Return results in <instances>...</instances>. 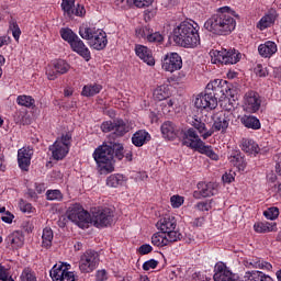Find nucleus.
Returning a JSON list of instances; mask_svg holds the SVG:
<instances>
[{
  "instance_id": "obj_1",
  "label": "nucleus",
  "mask_w": 281,
  "mask_h": 281,
  "mask_svg": "<svg viewBox=\"0 0 281 281\" xmlns=\"http://www.w3.org/2000/svg\"><path fill=\"white\" fill-rule=\"evenodd\" d=\"M236 11L232 10L229 7H223L217 10V13L209 18L204 27L211 34H216L217 36H228L236 30Z\"/></svg>"
},
{
  "instance_id": "obj_2",
  "label": "nucleus",
  "mask_w": 281,
  "mask_h": 281,
  "mask_svg": "<svg viewBox=\"0 0 281 281\" xmlns=\"http://www.w3.org/2000/svg\"><path fill=\"white\" fill-rule=\"evenodd\" d=\"M199 24L194 21H183L173 29V41L176 45L186 49H194L201 45Z\"/></svg>"
},
{
  "instance_id": "obj_3",
  "label": "nucleus",
  "mask_w": 281,
  "mask_h": 281,
  "mask_svg": "<svg viewBox=\"0 0 281 281\" xmlns=\"http://www.w3.org/2000/svg\"><path fill=\"white\" fill-rule=\"evenodd\" d=\"M114 155L113 143H103L94 149L92 157L97 164L99 175H111V172H115Z\"/></svg>"
},
{
  "instance_id": "obj_4",
  "label": "nucleus",
  "mask_w": 281,
  "mask_h": 281,
  "mask_svg": "<svg viewBox=\"0 0 281 281\" xmlns=\"http://www.w3.org/2000/svg\"><path fill=\"white\" fill-rule=\"evenodd\" d=\"M79 36H81L83 41H87L92 49H97L98 52L104 49L109 44V40H106V32L95 26H80Z\"/></svg>"
},
{
  "instance_id": "obj_5",
  "label": "nucleus",
  "mask_w": 281,
  "mask_h": 281,
  "mask_svg": "<svg viewBox=\"0 0 281 281\" xmlns=\"http://www.w3.org/2000/svg\"><path fill=\"white\" fill-rule=\"evenodd\" d=\"M182 144L183 146L193 148V150H198V153H201L202 155H206V157H210V159H213V161H218V155L214 153L212 146L205 145V143L201 139V137H199V134H196V131H194V128H189L184 133Z\"/></svg>"
},
{
  "instance_id": "obj_6",
  "label": "nucleus",
  "mask_w": 281,
  "mask_h": 281,
  "mask_svg": "<svg viewBox=\"0 0 281 281\" xmlns=\"http://www.w3.org/2000/svg\"><path fill=\"white\" fill-rule=\"evenodd\" d=\"M66 214L68 221H71V223H75V225L81 229H85L91 225V214H89V212H87L82 205L78 203L71 204L68 207Z\"/></svg>"
},
{
  "instance_id": "obj_7",
  "label": "nucleus",
  "mask_w": 281,
  "mask_h": 281,
  "mask_svg": "<svg viewBox=\"0 0 281 281\" xmlns=\"http://www.w3.org/2000/svg\"><path fill=\"white\" fill-rule=\"evenodd\" d=\"M69 148H71V134H63L58 137L53 145L49 146L53 159L60 161L69 155Z\"/></svg>"
},
{
  "instance_id": "obj_8",
  "label": "nucleus",
  "mask_w": 281,
  "mask_h": 281,
  "mask_svg": "<svg viewBox=\"0 0 281 281\" xmlns=\"http://www.w3.org/2000/svg\"><path fill=\"white\" fill-rule=\"evenodd\" d=\"M211 61L213 65L221 63L222 65H236L240 60V53L236 49L211 50Z\"/></svg>"
},
{
  "instance_id": "obj_9",
  "label": "nucleus",
  "mask_w": 281,
  "mask_h": 281,
  "mask_svg": "<svg viewBox=\"0 0 281 281\" xmlns=\"http://www.w3.org/2000/svg\"><path fill=\"white\" fill-rule=\"evenodd\" d=\"M157 229L170 237L171 240H181V233L177 231V220L175 216L166 215L157 224Z\"/></svg>"
},
{
  "instance_id": "obj_10",
  "label": "nucleus",
  "mask_w": 281,
  "mask_h": 281,
  "mask_svg": "<svg viewBox=\"0 0 281 281\" xmlns=\"http://www.w3.org/2000/svg\"><path fill=\"white\" fill-rule=\"evenodd\" d=\"M98 262H100L98 252L88 250L80 257L79 269L81 273H91L92 271H95Z\"/></svg>"
},
{
  "instance_id": "obj_11",
  "label": "nucleus",
  "mask_w": 281,
  "mask_h": 281,
  "mask_svg": "<svg viewBox=\"0 0 281 281\" xmlns=\"http://www.w3.org/2000/svg\"><path fill=\"white\" fill-rule=\"evenodd\" d=\"M111 223H113V212L110 209L98 210L92 212V216L90 215V225L94 227H109Z\"/></svg>"
},
{
  "instance_id": "obj_12",
  "label": "nucleus",
  "mask_w": 281,
  "mask_h": 281,
  "mask_svg": "<svg viewBox=\"0 0 281 281\" xmlns=\"http://www.w3.org/2000/svg\"><path fill=\"white\" fill-rule=\"evenodd\" d=\"M49 273L53 281H76V274L69 271V265L65 262L56 263Z\"/></svg>"
},
{
  "instance_id": "obj_13",
  "label": "nucleus",
  "mask_w": 281,
  "mask_h": 281,
  "mask_svg": "<svg viewBox=\"0 0 281 281\" xmlns=\"http://www.w3.org/2000/svg\"><path fill=\"white\" fill-rule=\"evenodd\" d=\"M161 67L164 71L175 74V71H179L183 67V59L179 53H167L161 59Z\"/></svg>"
},
{
  "instance_id": "obj_14",
  "label": "nucleus",
  "mask_w": 281,
  "mask_h": 281,
  "mask_svg": "<svg viewBox=\"0 0 281 281\" xmlns=\"http://www.w3.org/2000/svg\"><path fill=\"white\" fill-rule=\"evenodd\" d=\"M102 133H113L116 137H123L128 133V126L123 120L105 121L101 124Z\"/></svg>"
},
{
  "instance_id": "obj_15",
  "label": "nucleus",
  "mask_w": 281,
  "mask_h": 281,
  "mask_svg": "<svg viewBox=\"0 0 281 281\" xmlns=\"http://www.w3.org/2000/svg\"><path fill=\"white\" fill-rule=\"evenodd\" d=\"M69 69H71V66L67 61L63 59L55 60L46 67V76L48 80H56L58 76H64Z\"/></svg>"
},
{
  "instance_id": "obj_16",
  "label": "nucleus",
  "mask_w": 281,
  "mask_h": 281,
  "mask_svg": "<svg viewBox=\"0 0 281 281\" xmlns=\"http://www.w3.org/2000/svg\"><path fill=\"white\" fill-rule=\"evenodd\" d=\"M194 106L201 111H214V109L218 106V100L212 94V92L198 94L194 100Z\"/></svg>"
},
{
  "instance_id": "obj_17",
  "label": "nucleus",
  "mask_w": 281,
  "mask_h": 281,
  "mask_svg": "<svg viewBox=\"0 0 281 281\" xmlns=\"http://www.w3.org/2000/svg\"><path fill=\"white\" fill-rule=\"evenodd\" d=\"M262 104V100H260V94L256 91H248L244 95V111L246 113H258L260 111V106Z\"/></svg>"
},
{
  "instance_id": "obj_18",
  "label": "nucleus",
  "mask_w": 281,
  "mask_h": 281,
  "mask_svg": "<svg viewBox=\"0 0 281 281\" xmlns=\"http://www.w3.org/2000/svg\"><path fill=\"white\" fill-rule=\"evenodd\" d=\"M61 9L67 14V16H85L87 10L83 5L77 4L76 0H61Z\"/></svg>"
},
{
  "instance_id": "obj_19",
  "label": "nucleus",
  "mask_w": 281,
  "mask_h": 281,
  "mask_svg": "<svg viewBox=\"0 0 281 281\" xmlns=\"http://www.w3.org/2000/svg\"><path fill=\"white\" fill-rule=\"evenodd\" d=\"M69 45L72 52H76V54L81 56V58H83L86 63H89L91 60V52L89 50V47L85 45V42L80 40L79 36L75 37V40L71 41Z\"/></svg>"
},
{
  "instance_id": "obj_20",
  "label": "nucleus",
  "mask_w": 281,
  "mask_h": 281,
  "mask_svg": "<svg viewBox=\"0 0 281 281\" xmlns=\"http://www.w3.org/2000/svg\"><path fill=\"white\" fill-rule=\"evenodd\" d=\"M32 155H34V153L30 147H22L18 150V164L21 170H24L25 172L30 170V164H32Z\"/></svg>"
},
{
  "instance_id": "obj_21",
  "label": "nucleus",
  "mask_w": 281,
  "mask_h": 281,
  "mask_svg": "<svg viewBox=\"0 0 281 281\" xmlns=\"http://www.w3.org/2000/svg\"><path fill=\"white\" fill-rule=\"evenodd\" d=\"M278 11L276 9H270L258 22V30H267V27H271L278 20Z\"/></svg>"
},
{
  "instance_id": "obj_22",
  "label": "nucleus",
  "mask_w": 281,
  "mask_h": 281,
  "mask_svg": "<svg viewBox=\"0 0 281 281\" xmlns=\"http://www.w3.org/2000/svg\"><path fill=\"white\" fill-rule=\"evenodd\" d=\"M189 124L198 131L203 139H207V137H212V135H214V131L207 130L205 123H203L198 116L191 117V120H189Z\"/></svg>"
},
{
  "instance_id": "obj_23",
  "label": "nucleus",
  "mask_w": 281,
  "mask_h": 281,
  "mask_svg": "<svg viewBox=\"0 0 281 281\" xmlns=\"http://www.w3.org/2000/svg\"><path fill=\"white\" fill-rule=\"evenodd\" d=\"M135 53L136 56L140 58V60L146 63V65H149V67L155 66V57H153V50H150L148 47L144 45H136Z\"/></svg>"
},
{
  "instance_id": "obj_24",
  "label": "nucleus",
  "mask_w": 281,
  "mask_h": 281,
  "mask_svg": "<svg viewBox=\"0 0 281 281\" xmlns=\"http://www.w3.org/2000/svg\"><path fill=\"white\" fill-rule=\"evenodd\" d=\"M160 131L165 139H177V135H179V127L171 121L162 123Z\"/></svg>"
},
{
  "instance_id": "obj_25",
  "label": "nucleus",
  "mask_w": 281,
  "mask_h": 281,
  "mask_svg": "<svg viewBox=\"0 0 281 281\" xmlns=\"http://www.w3.org/2000/svg\"><path fill=\"white\" fill-rule=\"evenodd\" d=\"M258 52L261 58H271L278 53V44L273 41H267L258 46Z\"/></svg>"
},
{
  "instance_id": "obj_26",
  "label": "nucleus",
  "mask_w": 281,
  "mask_h": 281,
  "mask_svg": "<svg viewBox=\"0 0 281 281\" xmlns=\"http://www.w3.org/2000/svg\"><path fill=\"white\" fill-rule=\"evenodd\" d=\"M227 90L223 89V81L221 79H215L207 83L206 93H212L213 98H223Z\"/></svg>"
},
{
  "instance_id": "obj_27",
  "label": "nucleus",
  "mask_w": 281,
  "mask_h": 281,
  "mask_svg": "<svg viewBox=\"0 0 281 281\" xmlns=\"http://www.w3.org/2000/svg\"><path fill=\"white\" fill-rule=\"evenodd\" d=\"M170 243H177V239H171L170 235L161 231L151 236V245H154V247H168Z\"/></svg>"
},
{
  "instance_id": "obj_28",
  "label": "nucleus",
  "mask_w": 281,
  "mask_h": 281,
  "mask_svg": "<svg viewBox=\"0 0 281 281\" xmlns=\"http://www.w3.org/2000/svg\"><path fill=\"white\" fill-rule=\"evenodd\" d=\"M228 161L231 166H234L239 171H245L247 168V162L245 161V157H243L240 150H233L228 156Z\"/></svg>"
},
{
  "instance_id": "obj_29",
  "label": "nucleus",
  "mask_w": 281,
  "mask_h": 281,
  "mask_svg": "<svg viewBox=\"0 0 281 281\" xmlns=\"http://www.w3.org/2000/svg\"><path fill=\"white\" fill-rule=\"evenodd\" d=\"M227 128H229V119L225 114H220L215 117L212 128L209 131H213V133H226Z\"/></svg>"
},
{
  "instance_id": "obj_30",
  "label": "nucleus",
  "mask_w": 281,
  "mask_h": 281,
  "mask_svg": "<svg viewBox=\"0 0 281 281\" xmlns=\"http://www.w3.org/2000/svg\"><path fill=\"white\" fill-rule=\"evenodd\" d=\"M244 262L246 267H252V269H262L263 271H271L273 269L271 263L260 260L258 257L248 258Z\"/></svg>"
},
{
  "instance_id": "obj_31",
  "label": "nucleus",
  "mask_w": 281,
  "mask_h": 281,
  "mask_svg": "<svg viewBox=\"0 0 281 281\" xmlns=\"http://www.w3.org/2000/svg\"><path fill=\"white\" fill-rule=\"evenodd\" d=\"M239 146L241 150L248 155H258V153H260V146L251 138H243Z\"/></svg>"
},
{
  "instance_id": "obj_32",
  "label": "nucleus",
  "mask_w": 281,
  "mask_h": 281,
  "mask_svg": "<svg viewBox=\"0 0 281 281\" xmlns=\"http://www.w3.org/2000/svg\"><path fill=\"white\" fill-rule=\"evenodd\" d=\"M25 243V237L21 232H13L7 237V244L12 247V249H21Z\"/></svg>"
},
{
  "instance_id": "obj_33",
  "label": "nucleus",
  "mask_w": 281,
  "mask_h": 281,
  "mask_svg": "<svg viewBox=\"0 0 281 281\" xmlns=\"http://www.w3.org/2000/svg\"><path fill=\"white\" fill-rule=\"evenodd\" d=\"M147 142H150V134L144 130L137 131L132 136V144L137 148H142Z\"/></svg>"
},
{
  "instance_id": "obj_34",
  "label": "nucleus",
  "mask_w": 281,
  "mask_h": 281,
  "mask_svg": "<svg viewBox=\"0 0 281 281\" xmlns=\"http://www.w3.org/2000/svg\"><path fill=\"white\" fill-rule=\"evenodd\" d=\"M198 188L200 190V194L203 198H207V196H214V194H216L217 192V184L214 182H200L198 184Z\"/></svg>"
},
{
  "instance_id": "obj_35",
  "label": "nucleus",
  "mask_w": 281,
  "mask_h": 281,
  "mask_svg": "<svg viewBox=\"0 0 281 281\" xmlns=\"http://www.w3.org/2000/svg\"><path fill=\"white\" fill-rule=\"evenodd\" d=\"M240 123L246 127V128H251L252 131H260L261 124L260 120L254 115H244L240 119Z\"/></svg>"
},
{
  "instance_id": "obj_36",
  "label": "nucleus",
  "mask_w": 281,
  "mask_h": 281,
  "mask_svg": "<svg viewBox=\"0 0 281 281\" xmlns=\"http://www.w3.org/2000/svg\"><path fill=\"white\" fill-rule=\"evenodd\" d=\"M172 95V91H170V86L162 85L154 90V99L158 102H164V100H168Z\"/></svg>"
},
{
  "instance_id": "obj_37",
  "label": "nucleus",
  "mask_w": 281,
  "mask_h": 281,
  "mask_svg": "<svg viewBox=\"0 0 281 281\" xmlns=\"http://www.w3.org/2000/svg\"><path fill=\"white\" fill-rule=\"evenodd\" d=\"M105 183L108 188H120V186L126 183V177L121 173H113L106 178Z\"/></svg>"
},
{
  "instance_id": "obj_38",
  "label": "nucleus",
  "mask_w": 281,
  "mask_h": 281,
  "mask_svg": "<svg viewBox=\"0 0 281 281\" xmlns=\"http://www.w3.org/2000/svg\"><path fill=\"white\" fill-rule=\"evenodd\" d=\"M254 229L257 234H269V232H276L278 227L276 223L259 222L255 223Z\"/></svg>"
},
{
  "instance_id": "obj_39",
  "label": "nucleus",
  "mask_w": 281,
  "mask_h": 281,
  "mask_svg": "<svg viewBox=\"0 0 281 281\" xmlns=\"http://www.w3.org/2000/svg\"><path fill=\"white\" fill-rule=\"evenodd\" d=\"M102 91V86L94 83V85H87L83 87L81 91V95H85V98H93V95H98Z\"/></svg>"
},
{
  "instance_id": "obj_40",
  "label": "nucleus",
  "mask_w": 281,
  "mask_h": 281,
  "mask_svg": "<svg viewBox=\"0 0 281 281\" xmlns=\"http://www.w3.org/2000/svg\"><path fill=\"white\" fill-rule=\"evenodd\" d=\"M54 240V231H52L49 227H46L43 229L42 234V246L46 249H49L52 247V243Z\"/></svg>"
},
{
  "instance_id": "obj_41",
  "label": "nucleus",
  "mask_w": 281,
  "mask_h": 281,
  "mask_svg": "<svg viewBox=\"0 0 281 281\" xmlns=\"http://www.w3.org/2000/svg\"><path fill=\"white\" fill-rule=\"evenodd\" d=\"M19 106H25L26 109H33L36 104V100L32 95L22 94L16 98Z\"/></svg>"
},
{
  "instance_id": "obj_42",
  "label": "nucleus",
  "mask_w": 281,
  "mask_h": 281,
  "mask_svg": "<svg viewBox=\"0 0 281 281\" xmlns=\"http://www.w3.org/2000/svg\"><path fill=\"white\" fill-rule=\"evenodd\" d=\"M9 31L12 32L14 41L19 43V38H21V27H19V23L14 18L9 20Z\"/></svg>"
},
{
  "instance_id": "obj_43",
  "label": "nucleus",
  "mask_w": 281,
  "mask_h": 281,
  "mask_svg": "<svg viewBox=\"0 0 281 281\" xmlns=\"http://www.w3.org/2000/svg\"><path fill=\"white\" fill-rule=\"evenodd\" d=\"M59 34L63 41H66V43H68L69 45L71 44V42L76 41V38L78 37V35L74 33L71 29H61L59 31Z\"/></svg>"
},
{
  "instance_id": "obj_44",
  "label": "nucleus",
  "mask_w": 281,
  "mask_h": 281,
  "mask_svg": "<svg viewBox=\"0 0 281 281\" xmlns=\"http://www.w3.org/2000/svg\"><path fill=\"white\" fill-rule=\"evenodd\" d=\"M263 273L265 272L258 270L247 271L241 281H261Z\"/></svg>"
},
{
  "instance_id": "obj_45",
  "label": "nucleus",
  "mask_w": 281,
  "mask_h": 281,
  "mask_svg": "<svg viewBox=\"0 0 281 281\" xmlns=\"http://www.w3.org/2000/svg\"><path fill=\"white\" fill-rule=\"evenodd\" d=\"M151 31L153 29H150V26H138L135 30L136 38H143V41H148Z\"/></svg>"
},
{
  "instance_id": "obj_46",
  "label": "nucleus",
  "mask_w": 281,
  "mask_h": 281,
  "mask_svg": "<svg viewBox=\"0 0 281 281\" xmlns=\"http://www.w3.org/2000/svg\"><path fill=\"white\" fill-rule=\"evenodd\" d=\"M20 280L21 281H37L36 273L31 268H24L21 273Z\"/></svg>"
},
{
  "instance_id": "obj_47",
  "label": "nucleus",
  "mask_w": 281,
  "mask_h": 281,
  "mask_svg": "<svg viewBox=\"0 0 281 281\" xmlns=\"http://www.w3.org/2000/svg\"><path fill=\"white\" fill-rule=\"evenodd\" d=\"M46 199L47 201H63V192L60 190H48L46 192Z\"/></svg>"
},
{
  "instance_id": "obj_48",
  "label": "nucleus",
  "mask_w": 281,
  "mask_h": 281,
  "mask_svg": "<svg viewBox=\"0 0 281 281\" xmlns=\"http://www.w3.org/2000/svg\"><path fill=\"white\" fill-rule=\"evenodd\" d=\"M263 216H266L268 221H276V218L280 216V210L276 206H272L263 212Z\"/></svg>"
},
{
  "instance_id": "obj_49",
  "label": "nucleus",
  "mask_w": 281,
  "mask_h": 281,
  "mask_svg": "<svg viewBox=\"0 0 281 281\" xmlns=\"http://www.w3.org/2000/svg\"><path fill=\"white\" fill-rule=\"evenodd\" d=\"M112 148L114 150V156L116 157V159H119V161H122V159H124V145L114 143L112 144Z\"/></svg>"
},
{
  "instance_id": "obj_50",
  "label": "nucleus",
  "mask_w": 281,
  "mask_h": 281,
  "mask_svg": "<svg viewBox=\"0 0 281 281\" xmlns=\"http://www.w3.org/2000/svg\"><path fill=\"white\" fill-rule=\"evenodd\" d=\"M195 210H199V212H210V210H212V200L198 202Z\"/></svg>"
},
{
  "instance_id": "obj_51",
  "label": "nucleus",
  "mask_w": 281,
  "mask_h": 281,
  "mask_svg": "<svg viewBox=\"0 0 281 281\" xmlns=\"http://www.w3.org/2000/svg\"><path fill=\"white\" fill-rule=\"evenodd\" d=\"M184 202L186 199L179 194L172 195L170 198L171 207H173L175 210L181 207V205H183Z\"/></svg>"
},
{
  "instance_id": "obj_52",
  "label": "nucleus",
  "mask_w": 281,
  "mask_h": 281,
  "mask_svg": "<svg viewBox=\"0 0 281 281\" xmlns=\"http://www.w3.org/2000/svg\"><path fill=\"white\" fill-rule=\"evenodd\" d=\"M155 0H127V3H134L135 8H150Z\"/></svg>"
},
{
  "instance_id": "obj_53",
  "label": "nucleus",
  "mask_w": 281,
  "mask_h": 281,
  "mask_svg": "<svg viewBox=\"0 0 281 281\" xmlns=\"http://www.w3.org/2000/svg\"><path fill=\"white\" fill-rule=\"evenodd\" d=\"M148 43H162L164 42V35L159 32H153V30L149 33V37H147Z\"/></svg>"
},
{
  "instance_id": "obj_54",
  "label": "nucleus",
  "mask_w": 281,
  "mask_h": 281,
  "mask_svg": "<svg viewBox=\"0 0 281 281\" xmlns=\"http://www.w3.org/2000/svg\"><path fill=\"white\" fill-rule=\"evenodd\" d=\"M19 207L24 214H32V212H34V207L32 206V204L23 200L19 202Z\"/></svg>"
},
{
  "instance_id": "obj_55",
  "label": "nucleus",
  "mask_w": 281,
  "mask_h": 281,
  "mask_svg": "<svg viewBox=\"0 0 281 281\" xmlns=\"http://www.w3.org/2000/svg\"><path fill=\"white\" fill-rule=\"evenodd\" d=\"M255 74L256 76H259V78H267L269 76V70L262 64H257L255 67Z\"/></svg>"
},
{
  "instance_id": "obj_56",
  "label": "nucleus",
  "mask_w": 281,
  "mask_h": 281,
  "mask_svg": "<svg viewBox=\"0 0 281 281\" xmlns=\"http://www.w3.org/2000/svg\"><path fill=\"white\" fill-rule=\"evenodd\" d=\"M161 106L162 111L170 113L175 106V99L168 98L167 100H162Z\"/></svg>"
},
{
  "instance_id": "obj_57",
  "label": "nucleus",
  "mask_w": 281,
  "mask_h": 281,
  "mask_svg": "<svg viewBox=\"0 0 281 281\" xmlns=\"http://www.w3.org/2000/svg\"><path fill=\"white\" fill-rule=\"evenodd\" d=\"M157 265H159V261L150 259L143 263V269L144 271H150V269H157Z\"/></svg>"
},
{
  "instance_id": "obj_58",
  "label": "nucleus",
  "mask_w": 281,
  "mask_h": 281,
  "mask_svg": "<svg viewBox=\"0 0 281 281\" xmlns=\"http://www.w3.org/2000/svg\"><path fill=\"white\" fill-rule=\"evenodd\" d=\"M236 178V172L234 171H228V172H225L223 176H222V180L224 183H233V181L235 180Z\"/></svg>"
},
{
  "instance_id": "obj_59",
  "label": "nucleus",
  "mask_w": 281,
  "mask_h": 281,
  "mask_svg": "<svg viewBox=\"0 0 281 281\" xmlns=\"http://www.w3.org/2000/svg\"><path fill=\"white\" fill-rule=\"evenodd\" d=\"M1 221H3V223H7L8 225H11V223L14 221V214L10 213V211H7L1 216Z\"/></svg>"
},
{
  "instance_id": "obj_60",
  "label": "nucleus",
  "mask_w": 281,
  "mask_h": 281,
  "mask_svg": "<svg viewBox=\"0 0 281 281\" xmlns=\"http://www.w3.org/2000/svg\"><path fill=\"white\" fill-rule=\"evenodd\" d=\"M138 251L142 256H146V254H150V251H153V246L144 244L139 247Z\"/></svg>"
},
{
  "instance_id": "obj_61",
  "label": "nucleus",
  "mask_w": 281,
  "mask_h": 281,
  "mask_svg": "<svg viewBox=\"0 0 281 281\" xmlns=\"http://www.w3.org/2000/svg\"><path fill=\"white\" fill-rule=\"evenodd\" d=\"M9 278L10 273L8 272V269L0 263V280L8 281Z\"/></svg>"
},
{
  "instance_id": "obj_62",
  "label": "nucleus",
  "mask_w": 281,
  "mask_h": 281,
  "mask_svg": "<svg viewBox=\"0 0 281 281\" xmlns=\"http://www.w3.org/2000/svg\"><path fill=\"white\" fill-rule=\"evenodd\" d=\"M116 5H119V8H122L123 10H126L132 5H135V3H128V0H116Z\"/></svg>"
},
{
  "instance_id": "obj_63",
  "label": "nucleus",
  "mask_w": 281,
  "mask_h": 281,
  "mask_svg": "<svg viewBox=\"0 0 281 281\" xmlns=\"http://www.w3.org/2000/svg\"><path fill=\"white\" fill-rule=\"evenodd\" d=\"M97 281L108 280L109 276L106 274V270H99L95 274Z\"/></svg>"
},
{
  "instance_id": "obj_64",
  "label": "nucleus",
  "mask_w": 281,
  "mask_h": 281,
  "mask_svg": "<svg viewBox=\"0 0 281 281\" xmlns=\"http://www.w3.org/2000/svg\"><path fill=\"white\" fill-rule=\"evenodd\" d=\"M45 190H47V187H45V183H35V192L36 194H43V192H45Z\"/></svg>"
}]
</instances>
